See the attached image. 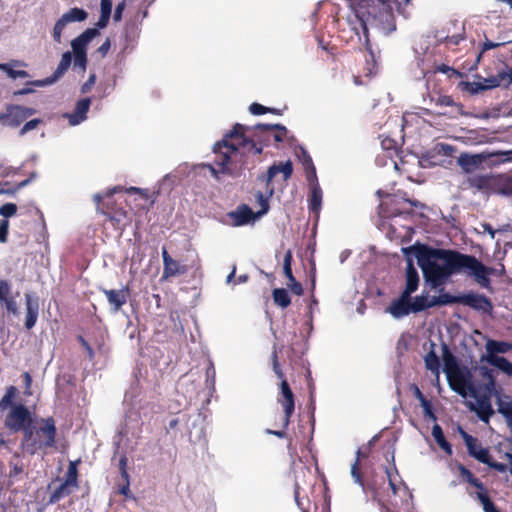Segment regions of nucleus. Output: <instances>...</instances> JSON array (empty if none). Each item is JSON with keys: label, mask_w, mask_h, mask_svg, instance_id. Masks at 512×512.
Wrapping results in <instances>:
<instances>
[{"label": "nucleus", "mask_w": 512, "mask_h": 512, "mask_svg": "<svg viewBox=\"0 0 512 512\" xmlns=\"http://www.w3.org/2000/svg\"><path fill=\"white\" fill-rule=\"evenodd\" d=\"M432 307V298L429 299L428 294L416 296L414 301H411L412 313L422 312Z\"/></svg>", "instance_id": "e433bc0d"}, {"label": "nucleus", "mask_w": 512, "mask_h": 512, "mask_svg": "<svg viewBox=\"0 0 512 512\" xmlns=\"http://www.w3.org/2000/svg\"><path fill=\"white\" fill-rule=\"evenodd\" d=\"M468 182L472 188L489 192L495 188L497 178L492 175H474L468 179Z\"/></svg>", "instance_id": "aec40b11"}, {"label": "nucleus", "mask_w": 512, "mask_h": 512, "mask_svg": "<svg viewBox=\"0 0 512 512\" xmlns=\"http://www.w3.org/2000/svg\"><path fill=\"white\" fill-rule=\"evenodd\" d=\"M0 70L6 72V74L11 78V79H16V78H27L29 77V74L27 71L25 70H14L13 68H11V66L7 63H4V64H0Z\"/></svg>", "instance_id": "8fccbe9b"}, {"label": "nucleus", "mask_w": 512, "mask_h": 512, "mask_svg": "<svg viewBox=\"0 0 512 512\" xmlns=\"http://www.w3.org/2000/svg\"><path fill=\"white\" fill-rule=\"evenodd\" d=\"M281 350H278L276 346L273 347V351L271 354V362H272V369L277 376V378L282 382L283 379H286L284 372L282 371L281 365L279 363V352Z\"/></svg>", "instance_id": "a18cd8bd"}, {"label": "nucleus", "mask_w": 512, "mask_h": 512, "mask_svg": "<svg viewBox=\"0 0 512 512\" xmlns=\"http://www.w3.org/2000/svg\"><path fill=\"white\" fill-rule=\"evenodd\" d=\"M368 455L363 452L361 449H358L356 452V460L351 466V476L354 479L355 483L364 487V478L360 470V461L363 458H366Z\"/></svg>", "instance_id": "7c9ffc66"}, {"label": "nucleus", "mask_w": 512, "mask_h": 512, "mask_svg": "<svg viewBox=\"0 0 512 512\" xmlns=\"http://www.w3.org/2000/svg\"><path fill=\"white\" fill-rule=\"evenodd\" d=\"M0 302L9 313L13 315L19 313L15 297L11 296V284L5 279L0 280Z\"/></svg>", "instance_id": "a211bd4d"}, {"label": "nucleus", "mask_w": 512, "mask_h": 512, "mask_svg": "<svg viewBox=\"0 0 512 512\" xmlns=\"http://www.w3.org/2000/svg\"><path fill=\"white\" fill-rule=\"evenodd\" d=\"M292 261L293 255L291 250H287L284 259H283V272L289 281H294V276L292 273Z\"/></svg>", "instance_id": "09e8293b"}, {"label": "nucleus", "mask_w": 512, "mask_h": 512, "mask_svg": "<svg viewBox=\"0 0 512 512\" xmlns=\"http://www.w3.org/2000/svg\"><path fill=\"white\" fill-rule=\"evenodd\" d=\"M484 359L490 365L497 367L507 375H512V363L507 358L498 355H487Z\"/></svg>", "instance_id": "a878e982"}, {"label": "nucleus", "mask_w": 512, "mask_h": 512, "mask_svg": "<svg viewBox=\"0 0 512 512\" xmlns=\"http://www.w3.org/2000/svg\"><path fill=\"white\" fill-rule=\"evenodd\" d=\"M387 311L395 318H402L412 312L411 308V295L401 293V295L391 302Z\"/></svg>", "instance_id": "4468645a"}, {"label": "nucleus", "mask_w": 512, "mask_h": 512, "mask_svg": "<svg viewBox=\"0 0 512 512\" xmlns=\"http://www.w3.org/2000/svg\"><path fill=\"white\" fill-rule=\"evenodd\" d=\"M459 472L463 479L467 481L469 484L473 485L478 490H484L485 485L478 478H476L468 468H466L463 465H460Z\"/></svg>", "instance_id": "79ce46f5"}, {"label": "nucleus", "mask_w": 512, "mask_h": 512, "mask_svg": "<svg viewBox=\"0 0 512 512\" xmlns=\"http://www.w3.org/2000/svg\"><path fill=\"white\" fill-rule=\"evenodd\" d=\"M498 411L505 418L508 427L512 432V400L510 401H498Z\"/></svg>", "instance_id": "37998d69"}, {"label": "nucleus", "mask_w": 512, "mask_h": 512, "mask_svg": "<svg viewBox=\"0 0 512 512\" xmlns=\"http://www.w3.org/2000/svg\"><path fill=\"white\" fill-rule=\"evenodd\" d=\"M484 464L488 465L490 468L499 471V472H505L507 469V466L504 463L492 461L490 453L487 456V462H483Z\"/></svg>", "instance_id": "e2e57ef3"}, {"label": "nucleus", "mask_w": 512, "mask_h": 512, "mask_svg": "<svg viewBox=\"0 0 512 512\" xmlns=\"http://www.w3.org/2000/svg\"><path fill=\"white\" fill-rule=\"evenodd\" d=\"M41 423L42 426L36 429L31 426L23 435L22 448L30 455L55 447L57 429L54 419H42Z\"/></svg>", "instance_id": "39448f33"}, {"label": "nucleus", "mask_w": 512, "mask_h": 512, "mask_svg": "<svg viewBox=\"0 0 512 512\" xmlns=\"http://www.w3.org/2000/svg\"><path fill=\"white\" fill-rule=\"evenodd\" d=\"M123 191V187L115 186L109 189L105 195L95 194L93 199L97 205V211L103 215H105V210H114L116 207H119L113 199V195L115 193Z\"/></svg>", "instance_id": "dca6fc26"}, {"label": "nucleus", "mask_w": 512, "mask_h": 512, "mask_svg": "<svg viewBox=\"0 0 512 512\" xmlns=\"http://www.w3.org/2000/svg\"><path fill=\"white\" fill-rule=\"evenodd\" d=\"M502 45H503V43H496V42H492V41L486 39L482 43L481 51H480L479 56H478V60L481 58V56L483 55L484 52H486L488 50H491V49H494V48H497V47L502 46Z\"/></svg>", "instance_id": "69168bd1"}, {"label": "nucleus", "mask_w": 512, "mask_h": 512, "mask_svg": "<svg viewBox=\"0 0 512 512\" xmlns=\"http://www.w3.org/2000/svg\"><path fill=\"white\" fill-rule=\"evenodd\" d=\"M100 34L97 28H88L78 37L72 40L73 53H86V47L90 41Z\"/></svg>", "instance_id": "6ab92c4d"}, {"label": "nucleus", "mask_w": 512, "mask_h": 512, "mask_svg": "<svg viewBox=\"0 0 512 512\" xmlns=\"http://www.w3.org/2000/svg\"><path fill=\"white\" fill-rule=\"evenodd\" d=\"M36 177V174L35 173H31V175L29 176V178L19 182L16 184V186L14 188H9L7 190H5L4 192L7 193V194H15L17 191H19L20 189H22L23 187H25L26 185H28L34 178Z\"/></svg>", "instance_id": "13d9d810"}, {"label": "nucleus", "mask_w": 512, "mask_h": 512, "mask_svg": "<svg viewBox=\"0 0 512 512\" xmlns=\"http://www.w3.org/2000/svg\"><path fill=\"white\" fill-rule=\"evenodd\" d=\"M8 229H9V221L7 219H3L0 221V242H7L8 238Z\"/></svg>", "instance_id": "0e129e2a"}, {"label": "nucleus", "mask_w": 512, "mask_h": 512, "mask_svg": "<svg viewBox=\"0 0 512 512\" xmlns=\"http://www.w3.org/2000/svg\"><path fill=\"white\" fill-rule=\"evenodd\" d=\"M459 432L465 442L469 455L481 463L487 462V456L489 454L488 448L481 447V445L478 443V439L468 434L461 427H459Z\"/></svg>", "instance_id": "9b49d317"}, {"label": "nucleus", "mask_w": 512, "mask_h": 512, "mask_svg": "<svg viewBox=\"0 0 512 512\" xmlns=\"http://www.w3.org/2000/svg\"><path fill=\"white\" fill-rule=\"evenodd\" d=\"M125 7H126L125 0L119 2L116 5V8H115V11H114V14H113V19H114L115 22L121 21L122 14H123V11L125 10Z\"/></svg>", "instance_id": "338daca9"}, {"label": "nucleus", "mask_w": 512, "mask_h": 512, "mask_svg": "<svg viewBox=\"0 0 512 512\" xmlns=\"http://www.w3.org/2000/svg\"><path fill=\"white\" fill-rule=\"evenodd\" d=\"M127 465H128V459L126 455H122L119 459V472L123 480H127L129 477L128 471H127Z\"/></svg>", "instance_id": "052dcab7"}, {"label": "nucleus", "mask_w": 512, "mask_h": 512, "mask_svg": "<svg viewBox=\"0 0 512 512\" xmlns=\"http://www.w3.org/2000/svg\"><path fill=\"white\" fill-rule=\"evenodd\" d=\"M90 98L80 99L75 106L74 112L68 114L69 122L72 125H77L86 119L87 112L90 107Z\"/></svg>", "instance_id": "5701e85b"}, {"label": "nucleus", "mask_w": 512, "mask_h": 512, "mask_svg": "<svg viewBox=\"0 0 512 512\" xmlns=\"http://www.w3.org/2000/svg\"><path fill=\"white\" fill-rule=\"evenodd\" d=\"M65 23L59 18L55 25H54V28H53V39L55 42L57 43H60L61 42V36H62V32L65 28Z\"/></svg>", "instance_id": "5fc2aeb1"}, {"label": "nucleus", "mask_w": 512, "mask_h": 512, "mask_svg": "<svg viewBox=\"0 0 512 512\" xmlns=\"http://www.w3.org/2000/svg\"><path fill=\"white\" fill-rule=\"evenodd\" d=\"M231 216L233 217L236 225H245L254 219L252 209L245 204L239 206L236 212L231 213Z\"/></svg>", "instance_id": "c85d7f7f"}, {"label": "nucleus", "mask_w": 512, "mask_h": 512, "mask_svg": "<svg viewBox=\"0 0 512 512\" xmlns=\"http://www.w3.org/2000/svg\"><path fill=\"white\" fill-rule=\"evenodd\" d=\"M512 84V67L506 66V69L499 70L495 76L489 77L485 79V85L480 83H468L471 87L470 91L472 93H477L480 90L492 89L499 86L508 87Z\"/></svg>", "instance_id": "1a4fd4ad"}, {"label": "nucleus", "mask_w": 512, "mask_h": 512, "mask_svg": "<svg viewBox=\"0 0 512 512\" xmlns=\"http://www.w3.org/2000/svg\"><path fill=\"white\" fill-rule=\"evenodd\" d=\"M78 462L79 461H71L69 463L64 480H63L64 482L73 486L76 489H78V487H79V480H78L79 475H78V468H77Z\"/></svg>", "instance_id": "f704fd0d"}, {"label": "nucleus", "mask_w": 512, "mask_h": 512, "mask_svg": "<svg viewBox=\"0 0 512 512\" xmlns=\"http://www.w3.org/2000/svg\"><path fill=\"white\" fill-rule=\"evenodd\" d=\"M277 402L282 406L283 414L280 416L279 421H275L274 425L280 429H266L265 433L277 436L278 438H286L287 434L285 430L288 428L291 417L295 411V396L287 379H283V381L280 382V392L277 397Z\"/></svg>", "instance_id": "423d86ee"}, {"label": "nucleus", "mask_w": 512, "mask_h": 512, "mask_svg": "<svg viewBox=\"0 0 512 512\" xmlns=\"http://www.w3.org/2000/svg\"><path fill=\"white\" fill-rule=\"evenodd\" d=\"M355 16L363 32L364 45L370 50V39L367 24L371 21L379 25L387 33L396 30L394 11L404 18L410 16L408 7L412 0H350Z\"/></svg>", "instance_id": "7ed1b4c3"}, {"label": "nucleus", "mask_w": 512, "mask_h": 512, "mask_svg": "<svg viewBox=\"0 0 512 512\" xmlns=\"http://www.w3.org/2000/svg\"><path fill=\"white\" fill-rule=\"evenodd\" d=\"M420 404L423 408L424 416L429 418L432 421H436L437 416L433 410L432 403L429 400L425 399V400L421 401Z\"/></svg>", "instance_id": "603ef678"}, {"label": "nucleus", "mask_w": 512, "mask_h": 512, "mask_svg": "<svg viewBox=\"0 0 512 512\" xmlns=\"http://www.w3.org/2000/svg\"><path fill=\"white\" fill-rule=\"evenodd\" d=\"M87 64V54L86 53H74V66L79 67L81 69H85Z\"/></svg>", "instance_id": "680f3d73"}, {"label": "nucleus", "mask_w": 512, "mask_h": 512, "mask_svg": "<svg viewBox=\"0 0 512 512\" xmlns=\"http://www.w3.org/2000/svg\"><path fill=\"white\" fill-rule=\"evenodd\" d=\"M102 292L107 297L108 303L112 306L114 312H118L126 303L130 296V289L128 286L122 289H102Z\"/></svg>", "instance_id": "2eb2a0df"}, {"label": "nucleus", "mask_w": 512, "mask_h": 512, "mask_svg": "<svg viewBox=\"0 0 512 512\" xmlns=\"http://www.w3.org/2000/svg\"><path fill=\"white\" fill-rule=\"evenodd\" d=\"M112 12V1L111 0H101L100 2V17L96 23V27L98 30L107 27L109 24V20Z\"/></svg>", "instance_id": "cd10ccee"}, {"label": "nucleus", "mask_w": 512, "mask_h": 512, "mask_svg": "<svg viewBox=\"0 0 512 512\" xmlns=\"http://www.w3.org/2000/svg\"><path fill=\"white\" fill-rule=\"evenodd\" d=\"M435 104L437 106H445V107L458 106V104L455 103L453 98L451 96H448V95H440V96H438L435 99ZM459 107H461V105H459Z\"/></svg>", "instance_id": "4d7b16f0"}, {"label": "nucleus", "mask_w": 512, "mask_h": 512, "mask_svg": "<svg viewBox=\"0 0 512 512\" xmlns=\"http://www.w3.org/2000/svg\"><path fill=\"white\" fill-rule=\"evenodd\" d=\"M512 348L508 342L488 340L486 343V350L488 355H496L497 353H506Z\"/></svg>", "instance_id": "72a5a7b5"}, {"label": "nucleus", "mask_w": 512, "mask_h": 512, "mask_svg": "<svg viewBox=\"0 0 512 512\" xmlns=\"http://www.w3.org/2000/svg\"><path fill=\"white\" fill-rule=\"evenodd\" d=\"M42 123V120L39 119V118H35V119H31L29 121H27L23 126L22 128L20 129L19 131V135L20 136H23L25 135L26 133L36 129L38 127V125Z\"/></svg>", "instance_id": "864d4df0"}, {"label": "nucleus", "mask_w": 512, "mask_h": 512, "mask_svg": "<svg viewBox=\"0 0 512 512\" xmlns=\"http://www.w3.org/2000/svg\"><path fill=\"white\" fill-rule=\"evenodd\" d=\"M419 286V274L416 268L413 265V262L411 259L407 261L406 266V286L405 289L402 291L403 293H407L412 295Z\"/></svg>", "instance_id": "b1692460"}, {"label": "nucleus", "mask_w": 512, "mask_h": 512, "mask_svg": "<svg viewBox=\"0 0 512 512\" xmlns=\"http://www.w3.org/2000/svg\"><path fill=\"white\" fill-rule=\"evenodd\" d=\"M478 410L477 414L481 421L488 422L490 417L494 414L492 409V405L490 403V398L488 396H483L477 399Z\"/></svg>", "instance_id": "bb28decb"}, {"label": "nucleus", "mask_w": 512, "mask_h": 512, "mask_svg": "<svg viewBox=\"0 0 512 512\" xmlns=\"http://www.w3.org/2000/svg\"><path fill=\"white\" fill-rule=\"evenodd\" d=\"M88 13L78 7L71 8L69 11L64 13L60 19L67 25L71 22H82L87 19Z\"/></svg>", "instance_id": "2f4dec72"}, {"label": "nucleus", "mask_w": 512, "mask_h": 512, "mask_svg": "<svg viewBox=\"0 0 512 512\" xmlns=\"http://www.w3.org/2000/svg\"><path fill=\"white\" fill-rule=\"evenodd\" d=\"M71 61H72L71 52L67 51V52L63 53L61 60L58 64V67L52 76L47 77L42 80L30 81L27 84L37 86V87H43V86H47V85L54 83L60 76H62L67 71V69L71 65Z\"/></svg>", "instance_id": "f8f14e48"}, {"label": "nucleus", "mask_w": 512, "mask_h": 512, "mask_svg": "<svg viewBox=\"0 0 512 512\" xmlns=\"http://www.w3.org/2000/svg\"><path fill=\"white\" fill-rule=\"evenodd\" d=\"M477 499L482 504L484 512H501L499 509L496 508L493 501L490 499L487 489L484 486V490H479L476 493Z\"/></svg>", "instance_id": "4c0bfd02"}, {"label": "nucleus", "mask_w": 512, "mask_h": 512, "mask_svg": "<svg viewBox=\"0 0 512 512\" xmlns=\"http://www.w3.org/2000/svg\"><path fill=\"white\" fill-rule=\"evenodd\" d=\"M17 212V206L14 203H6L0 207V215L5 218L15 215Z\"/></svg>", "instance_id": "6e6d98bb"}, {"label": "nucleus", "mask_w": 512, "mask_h": 512, "mask_svg": "<svg viewBox=\"0 0 512 512\" xmlns=\"http://www.w3.org/2000/svg\"><path fill=\"white\" fill-rule=\"evenodd\" d=\"M415 249L418 265L422 269L425 281L432 288L444 285L451 275L461 273L473 276L483 288L490 287L489 275L493 274L494 269L485 266L475 256L456 250L430 248L425 245L415 247Z\"/></svg>", "instance_id": "f03ea898"}, {"label": "nucleus", "mask_w": 512, "mask_h": 512, "mask_svg": "<svg viewBox=\"0 0 512 512\" xmlns=\"http://www.w3.org/2000/svg\"><path fill=\"white\" fill-rule=\"evenodd\" d=\"M460 303V295L454 296L449 293L440 294L439 296L432 297V305L443 306L449 304Z\"/></svg>", "instance_id": "a19ab883"}, {"label": "nucleus", "mask_w": 512, "mask_h": 512, "mask_svg": "<svg viewBox=\"0 0 512 512\" xmlns=\"http://www.w3.org/2000/svg\"><path fill=\"white\" fill-rule=\"evenodd\" d=\"M465 38L464 34H454L451 36H445L444 38H438V43H443L448 47L457 46Z\"/></svg>", "instance_id": "3c124183"}, {"label": "nucleus", "mask_w": 512, "mask_h": 512, "mask_svg": "<svg viewBox=\"0 0 512 512\" xmlns=\"http://www.w3.org/2000/svg\"><path fill=\"white\" fill-rule=\"evenodd\" d=\"M460 304L484 313H490L493 309L490 299L483 294L477 293H466L460 295Z\"/></svg>", "instance_id": "9d476101"}, {"label": "nucleus", "mask_w": 512, "mask_h": 512, "mask_svg": "<svg viewBox=\"0 0 512 512\" xmlns=\"http://www.w3.org/2000/svg\"><path fill=\"white\" fill-rule=\"evenodd\" d=\"M322 204V190L316 185L312 188L309 197V209L311 212L318 213Z\"/></svg>", "instance_id": "c9c22d12"}, {"label": "nucleus", "mask_w": 512, "mask_h": 512, "mask_svg": "<svg viewBox=\"0 0 512 512\" xmlns=\"http://www.w3.org/2000/svg\"><path fill=\"white\" fill-rule=\"evenodd\" d=\"M272 295L274 303L281 308H287L291 304V298L284 288H275Z\"/></svg>", "instance_id": "58836bf2"}, {"label": "nucleus", "mask_w": 512, "mask_h": 512, "mask_svg": "<svg viewBox=\"0 0 512 512\" xmlns=\"http://www.w3.org/2000/svg\"><path fill=\"white\" fill-rule=\"evenodd\" d=\"M442 349L444 372L446 373L450 388L463 397L467 395V392L473 397H477L476 388L471 381V373L468 368L459 367L456 357L451 353L446 344H443Z\"/></svg>", "instance_id": "20e7f679"}, {"label": "nucleus", "mask_w": 512, "mask_h": 512, "mask_svg": "<svg viewBox=\"0 0 512 512\" xmlns=\"http://www.w3.org/2000/svg\"><path fill=\"white\" fill-rule=\"evenodd\" d=\"M105 216L117 230H123L127 225L128 213L123 207H116L114 210H105Z\"/></svg>", "instance_id": "4be33fe9"}, {"label": "nucleus", "mask_w": 512, "mask_h": 512, "mask_svg": "<svg viewBox=\"0 0 512 512\" xmlns=\"http://www.w3.org/2000/svg\"><path fill=\"white\" fill-rule=\"evenodd\" d=\"M73 486L67 484L66 482H62L49 496L48 504H55L59 502L64 497L72 494L73 490H75Z\"/></svg>", "instance_id": "c756f323"}, {"label": "nucleus", "mask_w": 512, "mask_h": 512, "mask_svg": "<svg viewBox=\"0 0 512 512\" xmlns=\"http://www.w3.org/2000/svg\"><path fill=\"white\" fill-rule=\"evenodd\" d=\"M36 112V109L31 107L9 104L6 106V111L0 113V123L4 126L16 128Z\"/></svg>", "instance_id": "6e6552de"}, {"label": "nucleus", "mask_w": 512, "mask_h": 512, "mask_svg": "<svg viewBox=\"0 0 512 512\" xmlns=\"http://www.w3.org/2000/svg\"><path fill=\"white\" fill-rule=\"evenodd\" d=\"M273 141L276 143L283 142L287 135V129L281 124H270Z\"/></svg>", "instance_id": "de8ad7c7"}, {"label": "nucleus", "mask_w": 512, "mask_h": 512, "mask_svg": "<svg viewBox=\"0 0 512 512\" xmlns=\"http://www.w3.org/2000/svg\"><path fill=\"white\" fill-rule=\"evenodd\" d=\"M432 436L434 437L436 443L443 449L448 455H452V446L446 440L443 430L440 425L435 424L432 428Z\"/></svg>", "instance_id": "473e14b6"}, {"label": "nucleus", "mask_w": 512, "mask_h": 512, "mask_svg": "<svg viewBox=\"0 0 512 512\" xmlns=\"http://www.w3.org/2000/svg\"><path fill=\"white\" fill-rule=\"evenodd\" d=\"M425 366L432 373L439 375L440 371V360L435 351L431 350L424 357Z\"/></svg>", "instance_id": "ea45409f"}, {"label": "nucleus", "mask_w": 512, "mask_h": 512, "mask_svg": "<svg viewBox=\"0 0 512 512\" xmlns=\"http://www.w3.org/2000/svg\"><path fill=\"white\" fill-rule=\"evenodd\" d=\"M32 422L31 413L23 404L12 405L4 420L7 429L12 432L22 431L24 434L32 426Z\"/></svg>", "instance_id": "0eeeda50"}, {"label": "nucleus", "mask_w": 512, "mask_h": 512, "mask_svg": "<svg viewBox=\"0 0 512 512\" xmlns=\"http://www.w3.org/2000/svg\"><path fill=\"white\" fill-rule=\"evenodd\" d=\"M25 304H26V320L25 327L26 329H32L38 318L39 313V304L37 299H32L29 293L25 294Z\"/></svg>", "instance_id": "412c9836"}, {"label": "nucleus", "mask_w": 512, "mask_h": 512, "mask_svg": "<svg viewBox=\"0 0 512 512\" xmlns=\"http://www.w3.org/2000/svg\"><path fill=\"white\" fill-rule=\"evenodd\" d=\"M436 149H438L439 152H442L446 156H451L455 151L453 146L443 143L437 144Z\"/></svg>", "instance_id": "774afa93"}, {"label": "nucleus", "mask_w": 512, "mask_h": 512, "mask_svg": "<svg viewBox=\"0 0 512 512\" xmlns=\"http://www.w3.org/2000/svg\"><path fill=\"white\" fill-rule=\"evenodd\" d=\"M9 468L8 477L10 479H15L24 472V464L18 457H14L9 462Z\"/></svg>", "instance_id": "49530a36"}, {"label": "nucleus", "mask_w": 512, "mask_h": 512, "mask_svg": "<svg viewBox=\"0 0 512 512\" xmlns=\"http://www.w3.org/2000/svg\"><path fill=\"white\" fill-rule=\"evenodd\" d=\"M163 259V278H171L178 275H183L188 272L186 265L180 264L177 260L173 259L165 247L162 248Z\"/></svg>", "instance_id": "ddd939ff"}, {"label": "nucleus", "mask_w": 512, "mask_h": 512, "mask_svg": "<svg viewBox=\"0 0 512 512\" xmlns=\"http://www.w3.org/2000/svg\"><path fill=\"white\" fill-rule=\"evenodd\" d=\"M17 394V388L15 386H9L6 389L5 395L0 400V411L6 410L8 407H12L14 405L13 399L16 397Z\"/></svg>", "instance_id": "c03bdc74"}, {"label": "nucleus", "mask_w": 512, "mask_h": 512, "mask_svg": "<svg viewBox=\"0 0 512 512\" xmlns=\"http://www.w3.org/2000/svg\"><path fill=\"white\" fill-rule=\"evenodd\" d=\"M283 174L284 181H287L293 173V164L290 160L286 162H280L278 164H273L268 168V171L265 175L260 176V179L266 183V186H269L273 178L278 174Z\"/></svg>", "instance_id": "f3484780"}, {"label": "nucleus", "mask_w": 512, "mask_h": 512, "mask_svg": "<svg viewBox=\"0 0 512 512\" xmlns=\"http://www.w3.org/2000/svg\"><path fill=\"white\" fill-rule=\"evenodd\" d=\"M270 124H257L254 127L236 123L223 139L215 143L214 165L207 164L212 176L239 177L247 165V153L260 155L264 147L273 140Z\"/></svg>", "instance_id": "f257e3e1"}, {"label": "nucleus", "mask_w": 512, "mask_h": 512, "mask_svg": "<svg viewBox=\"0 0 512 512\" xmlns=\"http://www.w3.org/2000/svg\"><path fill=\"white\" fill-rule=\"evenodd\" d=\"M482 162L483 158L478 154L469 155L464 153L458 158V164L466 173L474 171L482 164Z\"/></svg>", "instance_id": "393cba45"}, {"label": "nucleus", "mask_w": 512, "mask_h": 512, "mask_svg": "<svg viewBox=\"0 0 512 512\" xmlns=\"http://www.w3.org/2000/svg\"><path fill=\"white\" fill-rule=\"evenodd\" d=\"M268 111H271L269 107L263 106L259 103H252L249 106V112L253 115H263L268 113Z\"/></svg>", "instance_id": "bf43d9fd"}]
</instances>
